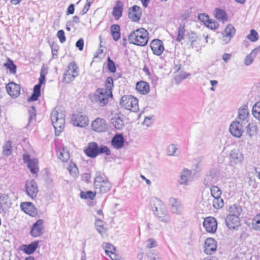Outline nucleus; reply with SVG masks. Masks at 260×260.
Returning <instances> with one entry per match:
<instances>
[{
	"instance_id": "f257e3e1",
	"label": "nucleus",
	"mask_w": 260,
	"mask_h": 260,
	"mask_svg": "<svg viewBox=\"0 0 260 260\" xmlns=\"http://www.w3.org/2000/svg\"><path fill=\"white\" fill-rule=\"evenodd\" d=\"M93 186L95 192L102 194L107 192L112 187L111 182L104 174L100 171L95 173Z\"/></svg>"
},
{
	"instance_id": "6ab92c4d",
	"label": "nucleus",
	"mask_w": 260,
	"mask_h": 260,
	"mask_svg": "<svg viewBox=\"0 0 260 260\" xmlns=\"http://www.w3.org/2000/svg\"><path fill=\"white\" fill-rule=\"evenodd\" d=\"M231 134L237 138L240 137L243 133V126L238 121H234L232 122L229 128Z\"/></svg>"
},
{
	"instance_id": "79ce46f5",
	"label": "nucleus",
	"mask_w": 260,
	"mask_h": 260,
	"mask_svg": "<svg viewBox=\"0 0 260 260\" xmlns=\"http://www.w3.org/2000/svg\"><path fill=\"white\" fill-rule=\"evenodd\" d=\"M95 226L98 232L101 235H103L106 232V229L104 228L103 225V221L100 219H96L95 221Z\"/></svg>"
},
{
	"instance_id": "c9c22d12",
	"label": "nucleus",
	"mask_w": 260,
	"mask_h": 260,
	"mask_svg": "<svg viewBox=\"0 0 260 260\" xmlns=\"http://www.w3.org/2000/svg\"><path fill=\"white\" fill-rule=\"evenodd\" d=\"M111 123L114 127L117 129H121L124 126V122L120 117L112 118Z\"/></svg>"
},
{
	"instance_id": "9d476101",
	"label": "nucleus",
	"mask_w": 260,
	"mask_h": 260,
	"mask_svg": "<svg viewBox=\"0 0 260 260\" xmlns=\"http://www.w3.org/2000/svg\"><path fill=\"white\" fill-rule=\"evenodd\" d=\"M107 91L105 89H99L94 94L92 101L98 103L101 106H105L108 101Z\"/></svg>"
},
{
	"instance_id": "69168bd1",
	"label": "nucleus",
	"mask_w": 260,
	"mask_h": 260,
	"mask_svg": "<svg viewBox=\"0 0 260 260\" xmlns=\"http://www.w3.org/2000/svg\"><path fill=\"white\" fill-rule=\"evenodd\" d=\"M76 46L79 49L80 51L83 50L84 47L83 39L82 38L79 39L76 43Z\"/></svg>"
},
{
	"instance_id": "c85d7f7f",
	"label": "nucleus",
	"mask_w": 260,
	"mask_h": 260,
	"mask_svg": "<svg viewBox=\"0 0 260 260\" xmlns=\"http://www.w3.org/2000/svg\"><path fill=\"white\" fill-rule=\"evenodd\" d=\"M39 244L38 241H34L29 244H24L21 246V250L27 254L33 253L37 249Z\"/></svg>"
},
{
	"instance_id": "c756f323",
	"label": "nucleus",
	"mask_w": 260,
	"mask_h": 260,
	"mask_svg": "<svg viewBox=\"0 0 260 260\" xmlns=\"http://www.w3.org/2000/svg\"><path fill=\"white\" fill-rule=\"evenodd\" d=\"M249 112L248 106L244 105L238 109V118L242 121H248Z\"/></svg>"
},
{
	"instance_id": "4c0bfd02",
	"label": "nucleus",
	"mask_w": 260,
	"mask_h": 260,
	"mask_svg": "<svg viewBox=\"0 0 260 260\" xmlns=\"http://www.w3.org/2000/svg\"><path fill=\"white\" fill-rule=\"evenodd\" d=\"M213 207L216 209H219L223 207L224 205L223 200L220 197L213 198L212 202Z\"/></svg>"
},
{
	"instance_id": "680f3d73",
	"label": "nucleus",
	"mask_w": 260,
	"mask_h": 260,
	"mask_svg": "<svg viewBox=\"0 0 260 260\" xmlns=\"http://www.w3.org/2000/svg\"><path fill=\"white\" fill-rule=\"evenodd\" d=\"M149 260H161L157 252H150L148 255Z\"/></svg>"
},
{
	"instance_id": "6e6552de",
	"label": "nucleus",
	"mask_w": 260,
	"mask_h": 260,
	"mask_svg": "<svg viewBox=\"0 0 260 260\" xmlns=\"http://www.w3.org/2000/svg\"><path fill=\"white\" fill-rule=\"evenodd\" d=\"M92 129L98 133L106 132L108 128V125L105 119L100 117L96 118L91 123Z\"/></svg>"
},
{
	"instance_id": "20e7f679",
	"label": "nucleus",
	"mask_w": 260,
	"mask_h": 260,
	"mask_svg": "<svg viewBox=\"0 0 260 260\" xmlns=\"http://www.w3.org/2000/svg\"><path fill=\"white\" fill-rule=\"evenodd\" d=\"M84 151L87 156L91 158H95L101 154L108 156L111 154V151L108 147L105 145L99 146L95 142L89 143Z\"/></svg>"
},
{
	"instance_id": "052dcab7",
	"label": "nucleus",
	"mask_w": 260,
	"mask_h": 260,
	"mask_svg": "<svg viewBox=\"0 0 260 260\" xmlns=\"http://www.w3.org/2000/svg\"><path fill=\"white\" fill-rule=\"evenodd\" d=\"M177 149L178 148L174 144L170 145L167 148L168 155H174Z\"/></svg>"
},
{
	"instance_id": "603ef678",
	"label": "nucleus",
	"mask_w": 260,
	"mask_h": 260,
	"mask_svg": "<svg viewBox=\"0 0 260 260\" xmlns=\"http://www.w3.org/2000/svg\"><path fill=\"white\" fill-rule=\"evenodd\" d=\"M29 112V119L28 124L31 123L32 120H35L36 117V111L34 106H31L30 109L28 110Z\"/></svg>"
},
{
	"instance_id": "2f4dec72",
	"label": "nucleus",
	"mask_w": 260,
	"mask_h": 260,
	"mask_svg": "<svg viewBox=\"0 0 260 260\" xmlns=\"http://www.w3.org/2000/svg\"><path fill=\"white\" fill-rule=\"evenodd\" d=\"M155 215L160 222L169 223L171 221V217L167 209L163 212L155 213Z\"/></svg>"
},
{
	"instance_id": "37998d69",
	"label": "nucleus",
	"mask_w": 260,
	"mask_h": 260,
	"mask_svg": "<svg viewBox=\"0 0 260 260\" xmlns=\"http://www.w3.org/2000/svg\"><path fill=\"white\" fill-rule=\"evenodd\" d=\"M4 66L9 70L11 74H15L16 73L17 67L12 60L9 59L8 62L4 64Z\"/></svg>"
},
{
	"instance_id": "09e8293b",
	"label": "nucleus",
	"mask_w": 260,
	"mask_h": 260,
	"mask_svg": "<svg viewBox=\"0 0 260 260\" xmlns=\"http://www.w3.org/2000/svg\"><path fill=\"white\" fill-rule=\"evenodd\" d=\"M252 225L255 230L260 231V213L257 214L252 220Z\"/></svg>"
},
{
	"instance_id": "f704fd0d",
	"label": "nucleus",
	"mask_w": 260,
	"mask_h": 260,
	"mask_svg": "<svg viewBox=\"0 0 260 260\" xmlns=\"http://www.w3.org/2000/svg\"><path fill=\"white\" fill-rule=\"evenodd\" d=\"M191 172L190 170L185 169L182 172L180 176V183L181 184H187V182L190 177Z\"/></svg>"
},
{
	"instance_id": "e433bc0d",
	"label": "nucleus",
	"mask_w": 260,
	"mask_h": 260,
	"mask_svg": "<svg viewBox=\"0 0 260 260\" xmlns=\"http://www.w3.org/2000/svg\"><path fill=\"white\" fill-rule=\"evenodd\" d=\"M229 211L230 215L239 217L242 212V208L239 206L234 204L230 206Z\"/></svg>"
},
{
	"instance_id": "4d7b16f0",
	"label": "nucleus",
	"mask_w": 260,
	"mask_h": 260,
	"mask_svg": "<svg viewBox=\"0 0 260 260\" xmlns=\"http://www.w3.org/2000/svg\"><path fill=\"white\" fill-rule=\"evenodd\" d=\"M70 174L74 177H76L78 175V169L75 164H73V166L71 165L70 168L68 169Z\"/></svg>"
},
{
	"instance_id": "7ed1b4c3",
	"label": "nucleus",
	"mask_w": 260,
	"mask_h": 260,
	"mask_svg": "<svg viewBox=\"0 0 260 260\" xmlns=\"http://www.w3.org/2000/svg\"><path fill=\"white\" fill-rule=\"evenodd\" d=\"M51 120L55 129V135L59 136L63 131L65 125L64 112L55 109L51 113Z\"/></svg>"
},
{
	"instance_id": "473e14b6",
	"label": "nucleus",
	"mask_w": 260,
	"mask_h": 260,
	"mask_svg": "<svg viewBox=\"0 0 260 260\" xmlns=\"http://www.w3.org/2000/svg\"><path fill=\"white\" fill-rule=\"evenodd\" d=\"M136 88L137 91L143 94H147L149 92V85L145 81L137 82Z\"/></svg>"
},
{
	"instance_id": "de8ad7c7",
	"label": "nucleus",
	"mask_w": 260,
	"mask_h": 260,
	"mask_svg": "<svg viewBox=\"0 0 260 260\" xmlns=\"http://www.w3.org/2000/svg\"><path fill=\"white\" fill-rule=\"evenodd\" d=\"M247 39L252 42H255L258 40V34L255 30L251 29L250 34L247 36Z\"/></svg>"
},
{
	"instance_id": "bf43d9fd",
	"label": "nucleus",
	"mask_w": 260,
	"mask_h": 260,
	"mask_svg": "<svg viewBox=\"0 0 260 260\" xmlns=\"http://www.w3.org/2000/svg\"><path fill=\"white\" fill-rule=\"evenodd\" d=\"M105 86L107 90L110 91L113 86V80L111 77H108L105 82Z\"/></svg>"
},
{
	"instance_id": "393cba45",
	"label": "nucleus",
	"mask_w": 260,
	"mask_h": 260,
	"mask_svg": "<svg viewBox=\"0 0 260 260\" xmlns=\"http://www.w3.org/2000/svg\"><path fill=\"white\" fill-rule=\"evenodd\" d=\"M226 226L231 230H235L239 225V217L229 215L225 219Z\"/></svg>"
},
{
	"instance_id": "f8f14e48",
	"label": "nucleus",
	"mask_w": 260,
	"mask_h": 260,
	"mask_svg": "<svg viewBox=\"0 0 260 260\" xmlns=\"http://www.w3.org/2000/svg\"><path fill=\"white\" fill-rule=\"evenodd\" d=\"M203 226L206 231L210 233H214L217 230V221L213 217H208L204 219Z\"/></svg>"
},
{
	"instance_id": "412c9836",
	"label": "nucleus",
	"mask_w": 260,
	"mask_h": 260,
	"mask_svg": "<svg viewBox=\"0 0 260 260\" xmlns=\"http://www.w3.org/2000/svg\"><path fill=\"white\" fill-rule=\"evenodd\" d=\"M150 48L154 54L159 56L164 50L163 43L158 39H154L150 43Z\"/></svg>"
},
{
	"instance_id": "49530a36",
	"label": "nucleus",
	"mask_w": 260,
	"mask_h": 260,
	"mask_svg": "<svg viewBox=\"0 0 260 260\" xmlns=\"http://www.w3.org/2000/svg\"><path fill=\"white\" fill-rule=\"evenodd\" d=\"M95 197V193L91 191H81L80 192V197L83 199L93 200Z\"/></svg>"
},
{
	"instance_id": "cd10ccee",
	"label": "nucleus",
	"mask_w": 260,
	"mask_h": 260,
	"mask_svg": "<svg viewBox=\"0 0 260 260\" xmlns=\"http://www.w3.org/2000/svg\"><path fill=\"white\" fill-rule=\"evenodd\" d=\"M123 10V4L121 1H117L115 6L113 8L112 15L116 20L119 19L122 14Z\"/></svg>"
},
{
	"instance_id": "774afa93",
	"label": "nucleus",
	"mask_w": 260,
	"mask_h": 260,
	"mask_svg": "<svg viewBox=\"0 0 260 260\" xmlns=\"http://www.w3.org/2000/svg\"><path fill=\"white\" fill-rule=\"evenodd\" d=\"M120 26L118 24H113L111 26V32H120Z\"/></svg>"
},
{
	"instance_id": "a878e982",
	"label": "nucleus",
	"mask_w": 260,
	"mask_h": 260,
	"mask_svg": "<svg viewBox=\"0 0 260 260\" xmlns=\"http://www.w3.org/2000/svg\"><path fill=\"white\" fill-rule=\"evenodd\" d=\"M124 141L122 134H116L111 140V144L114 148L119 149L123 146Z\"/></svg>"
},
{
	"instance_id": "a19ab883",
	"label": "nucleus",
	"mask_w": 260,
	"mask_h": 260,
	"mask_svg": "<svg viewBox=\"0 0 260 260\" xmlns=\"http://www.w3.org/2000/svg\"><path fill=\"white\" fill-rule=\"evenodd\" d=\"M246 133L250 137L255 136L257 133L256 125L249 123L247 126Z\"/></svg>"
},
{
	"instance_id": "c03bdc74",
	"label": "nucleus",
	"mask_w": 260,
	"mask_h": 260,
	"mask_svg": "<svg viewBox=\"0 0 260 260\" xmlns=\"http://www.w3.org/2000/svg\"><path fill=\"white\" fill-rule=\"evenodd\" d=\"M210 192L213 198L220 197L222 191L217 186L215 185H213L210 188Z\"/></svg>"
},
{
	"instance_id": "b1692460",
	"label": "nucleus",
	"mask_w": 260,
	"mask_h": 260,
	"mask_svg": "<svg viewBox=\"0 0 260 260\" xmlns=\"http://www.w3.org/2000/svg\"><path fill=\"white\" fill-rule=\"evenodd\" d=\"M20 207L24 212L31 216H35L38 214L37 209L31 202L22 203Z\"/></svg>"
},
{
	"instance_id": "8fccbe9b",
	"label": "nucleus",
	"mask_w": 260,
	"mask_h": 260,
	"mask_svg": "<svg viewBox=\"0 0 260 260\" xmlns=\"http://www.w3.org/2000/svg\"><path fill=\"white\" fill-rule=\"evenodd\" d=\"M58 157L62 161L66 162L69 159L70 155L69 152L63 148L61 151H59Z\"/></svg>"
},
{
	"instance_id": "4468645a",
	"label": "nucleus",
	"mask_w": 260,
	"mask_h": 260,
	"mask_svg": "<svg viewBox=\"0 0 260 260\" xmlns=\"http://www.w3.org/2000/svg\"><path fill=\"white\" fill-rule=\"evenodd\" d=\"M44 221L42 219L38 220L33 224L30 232V235L34 237L41 236L43 234Z\"/></svg>"
},
{
	"instance_id": "f3484780",
	"label": "nucleus",
	"mask_w": 260,
	"mask_h": 260,
	"mask_svg": "<svg viewBox=\"0 0 260 260\" xmlns=\"http://www.w3.org/2000/svg\"><path fill=\"white\" fill-rule=\"evenodd\" d=\"M216 241L212 238H207L204 243V251L205 253L207 254L211 255L216 251Z\"/></svg>"
},
{
	"instance_id": "3c124183",
	"label": "nucleus",
	"mask_w": 260,
	"mask_h": 260,
	"mask_svg": "<svg viewBox=\"0 0 260 260\" xmlns=\"http://www.w3.org/2000/svg\"><path fill=\"white\" fill-rule=\"evenodd\" d=\"M107 68L109 72L115 73L116 70L115 64L114 62L111 59L110 57L107 58Z\"/></svg>"
},
{
	"instance_id": "338daca9",
	"label": "nucleus",
	"mask_w": 260,
	"mask_h": 260,
	"mask_svg": "<svg viewBox=\"0 0 260 260\" xmlns=\"http://www.w3.org/2000/svg\"><path fill=\"white\" fill-rule=\"evenodd\" d=\"M79 18L77 16H75L73 17V19L72 21H70L68 22V24L69 25L73 26L75 24L79 23Z\"/></svg>"
},
{
	"instance_id": "423d86ee",
	"label": "nucleus",
	"mask_w": 260,
	"mask_h": 260,
	"mask_svg": "<svg viewBox=\"0 0 260 260\" xmlns=\"http://www.w3.org/2000/svg\"><path fill=\"white\" fill-rule=\"evenodd\" d=\"M79 75L78 67L74 61L71 62L63 74V81L70 83Z\"/></svg>"
},
{
	"instance_id": "0eeeda50",
	"label": "nucleus",
	"mask_w": 260,
	"mask_h": 260,
	"mask_svg": "<svg viewBox=\"0 0 260 260\" xmlns=\"http://www.w3.org/2000/svg\"><path fill=\"white\" fill-rule=\"evenodd\" d=\"M23 160L25 164H27V167L31 174H35L39 172L38 161L37 158H31L29 154L25 153L23 155Z\"/></svg>"
},
{
	"instance_id": "e2e57ef3",
	"label": "nucleus",
	"mask_w": 260,
	"mask_h": 260,
	"mask_svg": "<svg viewBox=\"0 0 260 260\" xmlns=\"http://www.w3.org/2000/svg\"><path fill=\"white\" fill-rule=\"evenodd\" d=\"M57 37L61 43H63L66 41V38L63 30H59L58 31L57 33Z\"/></svg>"
},
{
	"instance_id": "13d9d810",
	"label": "nucleus",
	"mask_w": 260,
	"mask_h": 260,
	"mask_svg": "<svg viewBox=\"0 0 260 260\" xmlns=\"http://www.w3.org/2000/svg\"><path fill=\"white\" fill-rule=\"evenodd\" d=\"M146 247L147 248H153L157 246V242L153 238H149L146 241Z\"/></svg>"
},
{
	"instance_id": "dca6fc26",
	"label": "nucleus",
	"mask_w": 260,
	"mask_h": 260,
	"mask_svg": "<svg viewBox=\"0 0 260 260\" xmlns=\"http://www.w3.org/2000/svg\"><path fill=\"white\" fill-rule=\"evenodd\" d=\"M150 204L154 215L167 209L162 202L156 198H152L151 199Z\"/></svg>"
},
{
	"instance_id": "72a5a7b5",
	"label": "nucleus",
	"mask_w": 260,
	"mask_h": 260,
	"mask_svg": "<svg viewBox=\"0 0 260 260\" xmlns=\"http://www.w3.org/2000/svg\"><path fill=\"white\" fill-rule=\"evenodd\" d=\"M259 50L256 47L253 49L250 53L248 54L244 59V63L246 66L250 65L253 61L254 58L256 57Z\"/></svg>"
},
{
	"instance_id": "58836bf2",
	"label": "nucleus",
	"mask_w": 260,
	"mask_h": 260,
	"mask_svg": "<svg viewBox=\"0 0 260 260\" xmlns=\"http://www.w3.org/2000/svg\"><path fill=\"white\" fill-rule=\"evenodd\" d=\"M102 246L105 249L106 254L108 255H110V254H113L116 250L115 247L110 243H104Z\"/></svg>"
},
{
	"instance_id": "864d4df0",
	"label": "nucleus",
	"mask_w": 260,
	"mask_h": 260,
	"mask_svg": "<svg viewBox=\"0 0 260 260\" xmlns=\"http://www.w3.org/2000/svg\"><path fill=\"white\" fill-rule=\"evenodd\" d=\"M178 36L176 40L180 42L183 39L184 35L185 28L184 26L180 25L178 27Z\"/></svg>"
},
{
	"instance_id": "0e129e2a",
	"label": "nucleus",
	"mask_w": 260,
	"mask_h": 260,
	"mask_svg": "<svg viewBox=\"0 0 260 260\" xmlns=\"http://www.w3.org/2000/svg\"><path fill=\"white\" fill-rule=\"evenodd\" d=\"M51 47L52 50V56L54 58H55L57 56V50L58 46L56 44L52 43Z\"/></svg>"
},
{
	"instance_id": "7c9ffc66",
	"label": "nucleus",
	"mask_w": 260,
	"mask_h": 260,
	"mask_svg": "<svg viewBox=\"0 0 260 260\" xmlns=\"http://www.w3.org/2000/svg\"><path fill=\"white\" fill-rule=\"evenodd\" d=\"M214 16L223 23L228 20V15L224 10L220 8H216L214 10Z\"/></svg>"
},
{
	"instance_id": "f03ea898",
	"label": "nucleus",
	"mask_w": 260,
	"mask_h": 260,
	"mask_svg": "<svg viewBox=\"0 0 260 260\" xmlns=\"http://www.w3.org/2000/svg\"><path fill=\"white\" fill-rule=\"evenodd\" d=\"M148 35L145 29L141 28L132 31L128 36V40L130 44L144 46L148 41Z\"/></svg>"
},
{
	"instance_id": "ea45409f",
	"label": "nucleus",
	"mask_w": 260,
	"mask_h": 260,
	"mask_svg": "<svg viewBox=\"0 0 260 260\" xmlns=\"http://www.w3.org/2000/svg\"><path fill=\"white\" fill-rule=\"evenodd\" d=\"M252 114L256 119L260 121V102L254 105L252 109Z\"/></svg>"
},
{
	"instance_id": "9b49d317",
	"label": "nucleus",
	"mask_w": 260,
	"mask_h": 260,
	"mask_svg": "<svg viewBox=\"0 0 260 260\" xmlns=\"http://www.w3.org/2000/svg\"><path fill=\"white\" fill-rule=\"evenodd\" d=\"M25 191L26 194L32 199L36 197L38 192V188L37 183L34 180H30L26 182Z\"/></svg>"
},
{
	"instance_id": "6e6d98bb",
	"label": "nucleus",
	"mask_w": 260,
	"mask_h": 260,
	"mask_svg": "<svg viewBox=\"0 0 260 260\" xmlns=\"http://www.w3.org/2000/svg\"><path fill=\"white\" fill-rule=\"evenodd\" d=\"M198 18L199 20L203 22L205 25L210 19H209V16L205 13L199 14L198 15Z\"/></svg>"
},
{
	"instance_id": "39448f33",
	"label": "nucleus",
	"mask_w": 260,
	"mask_h": 260,
	"mask_svg": "<svg viewBox=\"0 0 260 260\" xmlns=\"http://www.w3.org/2000/svg\"><path fill=\"white\" fill-rule=\"evenodd\" d=\"M121 106L124 109L134 112L139 110L138 100L133 95H124L120 102Z\"/></svg>"
},
{
	"instance_id": "5701e85b",
	"label": "nucleus",
	"mask_w": 260,
	"mask_h": 260,
	"mask_svg": "<svg viewBox=\"0 0 260 260\" xmlns=\"http://www.w3.org/2000/svg\"><path fill=\"white\" fill-rule=\"evenodd\" d=\"M6 88L8 93L11 96L17 97L20 93V85L13 82L7 84Z\"/></svg>"
},
{
	"instance_id": "5fc2aeb1",
	"label": "nucleus",
	"mask_w": 260,
	"mask_h": 260,
	"mask_svg": "<svg viewBox=\"0 0 260 260\" xmlns=\"http://www.w3.org/2000/svg\"><path fill=\"white\" fill-rule=\"evenodd\" d=\"M206 26L211 29H216L218 28L219 24L215 20L210 19Z\"/></svg>"
},
{
	"instance_id": "a211bd4d",
	"label": "nucleus",
	"mask_w": 260,
	"mask_h": 260,
	"mask_svg": "<svg viewBox=\"0 0 260 260\" xmlns=\"http://www.w3.org/2000/svg\"><path fill=\"white\" fill-rule=\"evenodd\" d=\"M141 8L137 5L131 7L128 9V18L134 22H138L141 17Z\"/></svg>"
},
{
	"instance_id": "aec40b11",
	"label": "nucleus",
	"mask_w": 260,
	"mask_h": 260,
	"mask_svg": "<svg viewBox=\"0 0 260 260\" xmlns=\"http://www.w3.org/2000/svg\"><path fill=\"white\" fill-rule=\"evenodd\" d=\"M170 210L173 214H180L182 211V205L181 202L177 199L171 198L169 200Z\"/></svg>"
},
{
	"instance_id": "bb28decb",
	"label": "nucleus",
	"mask_w": 260,
	"mask_h": 260,
	"mask_svg": "<svg viewBox=\"0 0 260 260\" xmlns=\"http://www.w3.org/2000/svg\"><path fill=\"white\" fill-rule=\"evenodd\" d=\"M235 29L234 27L231 24H228L222 33L223 41L225 43H228L230 42L231 38L235 34Z\"/></svg>"
},
{
	"instance_id": "a18cd8bd",
	"label": "nucleus",
	"mask_w": 260,
	"mask_h": 260,
	"mask_svg": "<svg viewBox=\"0 0 260 260\" xmlns=\"http://www.w3.org/2000/svg\"><path fill=\"white\" fill-rule=\"evenodd\" d=\"M12 142L8 141L3 146V154L6 156L10 155L12 151Z\"/></svg>"
},
{
	"instance_id": "4be33fe9",
	"label": "nucleus",
	"mask_w": 260,
	"mask_h": 260,
	"mask_svg": "<svg viewBox=\"0 0 260 260\" xmlns=\"http://www.w3.org/2000/svg\"><path fill=\"white\" fill-rule=\"evenodd\" d=\"M218 177L219 173L218 171L215 169H211L204 178V184L206 186H209L215 183Z\"/></svg>"
},
{
	"instance_id": "1a4fd4ad",
	"label": "nucleus",
	"mask_w": 260,
	"mask_h": 260,
	"mask_svg": "<svg viewBox=\"0 0 260 260\" xmlns=\"http://www.w3.org/2000/svg\"><path fill=\"white\" fill-rule=\"evenodd\" d=\"M73 124L77 126L84 127L88 124V118L86 115L82 113L74 114L72 116Z\"/></svg>"
},
{
	"instance_id": "ddd939ff",
	"label": "nucleus",
	"mask_w": 260,
	"mask_h": 260,
	"mask_svg": "<svg viewBox=\"0 0 260 260\" xmlns=\"http://www.w3.org/2000/svg\"><path fill=\"white\" fill-rule=\"evenodd\" d=\"M243 154L239 149H234L230 154V162L232 166L241 164L243 160Z\"/></svg>"
},
{
	"instance_id": "2eb2a0df",
	"label": "nucleus",
	"mask_w": 260,
	"mask_h": 260,
	"mask_svg": "<svg viewBox=\"0 0 260 260\" xmlns=\"http://www.w3.org/2000/svg\"><path fill=\"white\" fill-rule=\"evenodd\" d=\"M11 204L9 196L0 193V213L3 214L7 213Z\"/></svg>"
}]
</instances>
